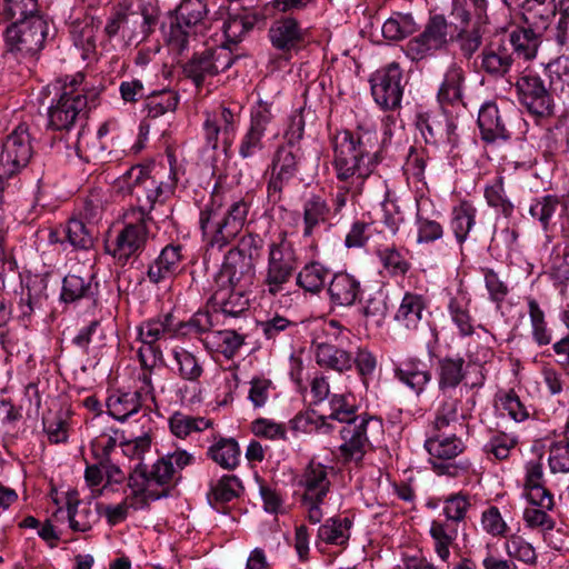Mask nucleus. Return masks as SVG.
<instances>
[{"instance_id": "1", "label": "nucleus", "mask_w": 569, "mask_h": 569, "mask_svg": "<svg viewBox=\"0 0 569 569\" xmlns=\"http://www.w3.org/2000/svg\"><path fill=\"white\" fill-rule=\"evenodd\" d=\"M333 167L340 182L353 181L351 189L362 190L366 179L380 162L381 146L378 133L358 127L352 132H338L333 140Z\"/></svg>"}, {"instance_id": "8", "label": "nucleus", "mask_w": 569, "mask_h": 569, "mask_svg": "<svg viewBox=\"0 0 569 569\" xmlns=\"http://www.w3.org/2000/svg\"><path fill=\"white\" fill-rule=\"evenodd\" d=\"M44 18L11 23L6 30L7 52L17 59H34L42 50L48 36Z\"/></svg>"}, {"instance_id": "9", "label": "nucleus", "mask_w": 569, "mask_h": 569, "mask_svg": "<svg viewBox=\"0 0 569 569\" xmlns=\"http://www.w3.org/2000/svg\"><path fill=\"white\" fill-rule=\"evenodd\" d=\"M82 74H77L67 81H56L43 87L37 98L42 107H89L100 103V91L96 88L81 87Z\"/></svg>"}, {"instance_id": "26", "label": "nucleus", "mask_w": 569, "mask_h": 569, "mask_svg": "<svg viewBox=\"0 0 569 569\" xmlns=\"http://www.w3.org/2000/svg\"><path fill=\"white\" fill-rule=\"evenodd\" d=\"M480 58V69L493 79L507 77L515 63L512 52L501 44L485 48Z\"/></svg>"}, {"instance_id": "36", "label": "nucleus", "mask_w": 569, "mask_h": 569, "mask_svg": "<svg viewBox=\"0 0 569 569\" xmlns=\"http://www.w3.org/2000/svg\"><path fill=\"white\" fill-rule=\"evenodd\" d=\"M352 525L348 517H331L318 528V538L327 545L346 548Z\"/></svg>"}, {"instance_id": "59", "label": "nucleus", "mask_w": 569, "mask_h": 569, "mask_svg": "<svg viewBox=\"0 0 569 569\" xmlns=\"http://www.w3.org/2000/svg\"><path fill=\"white\" fill-rule=\"evenodd\" d=\"M505 549L510 558L517 559L527 565H535L537 561L535 548L521 536L510 535L507 537Z\"/></svg>"}, {"instance_id": "44", "label": "nucleus", "mask_w": 569, "mask_h": 569, "mask_svg": "<svg viewBox=\"0 0 569 569\" xmlns=\"http://www.w3.org/2000/svg\"><path fill=\"white\" fill-rule=\"evenodd\" d=\"M535 28H517L510 36L509 41L512 46L513 52L525 60H531L536 57L539 47V33Z\"/></svg>"}, {"instance_id": "30", "label": "nucleus", "mask_w": 569, "mask_h": 569, "mask_svg": "<svg viewBox=\"0 0 569 569\" xmlns=\"http://www.w3.org/2000/svg\"><path fill=\"white\" fill-rule=\"evenodd\" d=\"M315 357L321 368L337 372L348 371L353 366V357L350 352L327 342L316 346Z\"/></svg>"}, {"instance_id": "64", "label": "nucleus", "mask_w": 569, "mask_h": 569, "mask_svg": "<svg viewBox=\"0 0 569 569\" xmlns=\"http://www.w3.org/2000/svg\"><path fill=\"white\" fill-rule=\"evenodd\" d=\"M548 463L552 473L569 472V440L565 438L550 446Z\"/></svg>"}, {"instance_id": "24", "label": "nucleus", "mask_w": 569, "mask_h": 569, "mask_svg": "<svg viewBox=\"0 0 569 569\" xmlns=\"http://www.w3.org/2000/svg\"><path fill=\"white\" fill-rule=\"evenodd\" d=\"M269 38L274 48L290 51L305 40V31L292 17L276 20L269 29Z\"/></svg>"}, {"instance_id": "10", "label": "nucleus", "mask_w": 569, "mask_h": 569, "mask_svg": "<svg viewBox=\"0 0 569 569\" xmlns=\"http://www.w3.org/2000/svg\"><path fill=\"white\" fill-rule=\"evenodd\" d=\"M305 158L300 146L281 144L272 159L271 174L267 186L268 201L276 204L282 199L286 186L296 177Z\"/></svg>"}, {"instance_id": "27", "label": "nucleus", "mask_w": 569, "mask_h": 569, "mask_svg": "<svg viewBox=\"0 0 569 569\" xmlns=\"http://www.w3.org/2000/svg\"><path fill=\"white\" fill-rule=\"evenodd\" d=\"M521 8L523 21L537 31L546 30L557 12L556 0H525Z\"/></svg>"}, {"instance_id": "50", "label": "nucleus", "mask_w": 569, "mask_h": 569, "mask_svg": "<svg viewBox=\"0 0 569 569\" xmlns=\"http://www.w3.org/2000/svg\"><path fill=\"white\" fill-rule=\"evenodd\" d=\"M291 429L296 432L310 433L312 431H322L329 433L332 426L327 422L326 416H319L315 410L298 412L290 420Z\"/></svg>"}, {"instance_id": "4", "label": "nucleus", "mask_w": 569, "mask_h": 569, "mask_svg": "<svg viewBox=\"0 0 569 569\" xmlns=\"http://www.w3.org/2000/svg\"><path fill=\"white\" fill-rule=\"evenodd\" d=\"M208 8L204 0H182L170 17L164 38L172 52L183 53L189 41L198 33H203L209 27Z\"/></svg>"}, {"instance_id": "15", "label": "nucleus", "mask_w": 569, "mask_h": 569, "mask_svg": "<svg viewBox=\"0 0 569 569\" xmlns=\"http://www.w3.org/2000/svg\"><path fill=\"white\" fill-rule=\"evenodd\" d=\"M402 73L398 63L392 62L379 70L371 79V93L380 107H400Z\"/></svg>"}, {"instance_id": "60", "label": "nucleus", "mask_w": 569, "mask_h": 569, "mask_svg": "<svg viewBox=\"0 0 569 569\" xmlns=\"http://www.w3.org/2000/svg\"><path fill=\"white\" fill-rule=\"evenodd\" d=\"M460 400L455 398L451 393L443 395V399L440 402L436 418L433 421V429L440 432L443 428L449 427L450 423L458 421V409Z\"/></svg>"}, {"instance_id": "56", "label": "nucleus", "mask_w": 569, "mask_h": 569, "mask_svg": "<svg viewBox=\"0 0 569 569\" xmlns=\"http://www.w3.org/2000/svg\"><path fill=\"white\" fill-rule=\"evenodd\" d=\"M63 234L74 249L88 250L93 246V234L81 220L70 219Z\"/></svg>"}, {"instance_id": "22", "label": "nucleus", "mask_w": 569, "mask_h": 569, "mask_svg": "<svg viewBox=\"0 0 569 569\" xmlns=\"http://www.w3.org/2000/svg\"><path fill=\"white\" fill-rule=\"evenodd\" d=\"M395 378L420 396L432 375L428 366L418 358H408L395 367Z\"/></svg>"}, {"instance_id": "6", "label": "nucleus", "mask_w": 569, "mask_h": 569, "mask_svg": "<svg viewBox=\"0 0 569 569\" xmlns=\"http://www.w3.org/2000/svg\"><path fill=\"white\" fill-rule=\"evenodd\" d=\"M339 433V453L343 462L360 465L366 453L372 449L370 437L382 433V421L368 413H361L358 420L343 425Z\"/></svg>"}, {"instance_id": "5", "label": "nucleus", "mask_w": 569, "mask_h": 569, "mask_svg": "<svg viewBox=\"0 0 569 569\" xmlns=\"http://www.w3.org/2000/svg\"><path fill=\"white\" fill-rule=\"evenodd\" d=\"M123 226L106 251L118 266L124 267L130 259H138L147 248L150 239L149 223L153 218L141 217L134 212H124Z\"/></svg>"}, {"instance_id": "54", "label": "nucleus", "mask_w": 569, "mask_h": 569, "mask_svg": "<svg viewBox=\"0 0 569 569\" xmlns=\"http://www.w3.org/2000/svg\"><path fill=\"white\" fill-rule=\"evenodd\" d=\"M211 57L209 50L200 53H194L193 57L184 64V73L193 80L196 86H200L207 77L214 76L213 67L211 66Z\"/></svg>"}, {"instance_id": "25", "label": "nucleus", "mask_w": 569, "mask_h": 569, "mask_svg": "<svg viewBox=\"0 0 569 569\" xmlns=\"http://www.w3.org/2000/svg\"><path fill=\"white\" fill-rule=\"evenodd\" d=\"M427 300L422 295L406 292L395 313V321L407 330H417L423 319Z\"/></svg>"}, {"instance_id": "37", "label": "nucleus", "mask_w": 569, "mask_h": 569, "mask_svg": "<svg viewBox=\"0 0 569 569\" xmlns=\"http://www.w3.org/2000/svg\"><path fill=\"white\" fill-rule=\"evenodd\" d=\"M481 138L486 142H495L498 139L507 140L510 133L499 109H479L477 119Z\"/></svg>"}, {"instance_id": "46", "label": "nucleus", "mask_w": 569, "mask_h": 569, "mask_svg": "<svg viewBox=\"0 0 569 569\" xmlns=\"http://www.w3.org/2000/svg\"><path fill=\"white\" fill-rule=\"evenodd\" d=\"M430 536L435 540V551L438 557L447 562L450 557L449 547L457 538V528L452 523L433 520L430 527Z\"/></svg>"}, {"instance_id": "49", "label": "nucleus", "mask_w": 569, "mask_h": 569, "mask_svg": "<svg viewBox=\"0 0 569 569\" xmlns=\"http://www.w3.org/2000/svg\"><path fill=\"white\" fill-rule=\"evenodd\" d=\"M377 256L391 277H403L411 268L406 254L395 246L378 249Z\"/></svg>"}, {"instance_id": "2", "label": "nucleus", "mask_w": 569, "mask_h": 569, "mask_svg": "<svg viewBox=\"0 0 569 569\" xmlns=\"http://www.w3.org/2000/svg\"><path fill=\"white\" fill-rule=\"evenodd\" d=\"M249 210L250 203L244 199L232 202L223 210L221 202L212 198L199 214V227L206 244L219 250L230 244L242 231Z\"/></svg>"}, {"instance_id": "41", "label": "nucleus", "mask_w": 569, "mask_h": 569, "mask_svg": "<svg viewBox=\"0 0 569 569\" xmlns=\"http://www.w3.org/2000/svg\"><path fill=\"white\" fill-rule=\"evenodd\" d=\"M471 299L468 295L459 290L456 296L450 298L448 303L449 315L452 322L457 326L460 336L468 337L473 333V319L470 315Z\"/></svg>"}, {"instance_id": "33", "label": "nucleus", "mask_w": 569, "mask_h": 569, "mask_svg": "<svg viewBox=\"0 0 569 569\" xmlns=\"http://www.w3.org/2000/svg\"><path fill=\"white\" fill-rule=\"evenodd\" d=\"M242 491V482L237 476L224 475L216 482L210 483V490L207 495L208 502L219 510L221 506L238 498Z\"/></svg>"}, {"instance_id": "35", "label": "nucleus", "mask_w": 569, "mask_h": 569, "mask_svg": "<svg viewBox=\"0 0 569 569\" xmlns=\"http://www.w3.org/2000/svg\"><path fill=\"white\" fill-rule=\"evenodd\" d=\"M241 450L233 438H219L207 450V456L222 469L234 470L240 463Z\"/></svg>"}, {"instance_id": "42", "label": "nucleus", "mask_w": 569, "mask_h": 569, "mask_svg": "<svg viewBox=\"0 0 569 569\" xmlns=\"http://www.w3.org/2000/svg\"><path fill=\"white\" fill-rule=\"evenodd\" d=\"M477 209L469 201H461L452 209L450 229L458 243L462 244L476 224Z\"/></svg>"}, {"instance_id": "17", "label": "nucleus", "mask_w": 569, "mask_h": 569, "mask_svg": "<svg viewBox=\"0 0 569 569\" xmlns=\"http://www.w3.org/2000/svg\"><path fill=\"white\" fill-rule=\"evenodd\" d=\"M182 260V246L179 243L167 244L157 258L149 263L146 271L148 281L159 284L173 278L179 273Z\"/></svg>"}, {"instance_id": "61", "label": "nucleus", "mask_w": 569, "mask_h": 569, "mask_svg": "<svg viewBox=\"0 0 569 569\" xmlns=\"http://www.w3.org/2000/svg\"><path fill=\"white\" fill-rule=\"evenodd\" d=\"M528 311L530 316L532 337L539 346H546L551 342V333L547 329L545 322V313L540 309L539 303L532 299H528Z\"/></svg>"}, {"instance_id": "12", "label": "nucleus", "mask_w": 569, "mask_h": 569, "mask_svg": "<svg viewBox=\"0 0 569 569\" xmlns=\"http://www.w3.org/2000/svg\"><path fill=\"white\" fill-rule=\"evenodd\" d=\"M516 87L519 100L525 107H553L556 97L561 103H566V99L569 98V90H566L563 84L556 86L550 79L547 88L537 74H523L517 80Z\"/></svg>"}, {"instance_id": "62", "label": "nucleus", "mask_w": 569, "mask_h": 569, "mask_svg": "<svg viewBox=\"0 0 569 569\" xmlns=\"http://www.w3.org/2000/svg\"><path fill=\"white\" fill-rule=\"evenodd\" d=\"M263 240L259 234L248 233L240 238L238 244L229 250L234 256H240L244 261L256 264L261 254Z\"/></svg>"}, {"instance_id": "32", "label": "nucleus", "mask_w": 569, "mask_h": 569, "mask_svg": "<svg viewBox=\"0 0 569 569\" xmlns=\"http://www.w3.org/2000/svg\"><path fill=\"white\" fill-rule=\"evenodd\" d=\"M303 210V230L302 236L310 238L320 223H325L331 214V208L319 194H311L302 206Z\"/></svg>"}, {"instance_id": "55", "label": "nucleus", "mask_w": 569, "mask_h": 569, "mask_svg": "<svg viewBox=\"0 0 569 569\" xmlns=\"http://www.w3.org/2000/svg\"><path fill=\"white\" fill-rule=\"evenodd\" d=\"M330 413L327 419L337 420L341 423H349L358 420V407L350 401V396L333 395L329 401Z\"/></svg>"}, {"instance_id": "45", "label": "nucleus", "mask_w": 569, "mask_h": 569, "mask_svg": "<svg viewBox=\"0 0 569 569\" xmlns=\"http://www.w3.org/2000/svg\"><path fill=\"white\" fill-rule=\"evenodd\" d=\"M1 16L11 23L43 18L38 0H3Z\"/></svg>"}, {"instance_id": "57", "label": "nucleus", "mask_w": 569, "mask_h": 569, "mask_svg": "<svg viewBox=\"0 0 569 569\" xmlns=\"http://www.w3.org/2000/svg\"><path fill=\"white\" fill-rule=\"evenodd\" d=\"M172 353L178 366V373L182 379L197 381L201 377L203 370L193 353L183 348L174 349Z\"/></svg>"}, {"instance_id": "53", "label": "nucleus", "mask_w": 569, "mask_h": 569, "mask_svg": "<svg viewBox=\"0 0 569 569\" xmlns=\"http://www.w3.org/2000/svg\"><path fill=\"white\" fill-rule=\"evenodd\" d=\"M417 30V23L411 14H398L391 17L382 26V34L386 39L399 41L412 34Z\"/></svg>"}, {"instance_id": "47", "label": "nucleus", "mask_w": 569, "mask_h": 569, "mask_svg": "<svg viewBox=\"0 0 569 569\" xmlns=\"http://www.w3.org/2000/svg\"><path fill=\"white\" fill-rule=\"evenodd\" d=\"M212 426V421L201 418L192 417L182 412H174L169 418V427L171 432L178 438H186L193 431H202Z\"/></svg>"}, {"instance_id": "18", "label": "nucleus", "mask_w": 569, "mask_h": 569, "mask_svg": "<svg viewBox=\"0 0 569 569\" xmlns=\"http://www.w3.org/2000/svg\"><path fill=\"white\" fill-rule=\"evenodd\" d=\"M327 293L332 307H352L362 295L361 282L356 276L339 271L329 281Z\"/></svg>"}, {"instance_id": "3", "label": "nucleus", "mask_w": 569, "mask_h": 569, "mask_svg": "<svg viewBox=\"0 0 569 569\" xmlns=\"http://www.w3.org/2000/svg\"><path fill=\"white\" fill-rule=\"evenodd\" d=\"M163 186V181L158 179L149 167L141 164L132 166L114 181L117 192L136 199V204L126 212H134L147 218H152L154 206L164 201Z\"/></svg>"}, {"instance_id": "31", "label": "nucleus", "mask_w": 569, "mask_h": 569, "mask_svg": "<svg viewBox=\"0 0 569 569\" xmlns=\"http://www.w3.org/2000/svg\"><path fill=\"white\" fill-rule=\"evenodd\" d=\"M143 398L137 391L117 390L107 399L108 413L123 422L142 407Z\"/></svg>"}, {"instance_id": "43", "label": "nucleus", "mask_w": 569, "mask_h": 569, "mask_svg": "<svg viewBox=\"0 0 569 569\" xmlns=\"http://www.w3.org/2000/svg\"><path fill=\"white\" fill-rule=\"evenodd\" d=\"M488 16H476L470 30L461 28L457 34V41L463 57L471 58L478 51L482 43V36L488 24Z\"/></svg>"}, {"instance_id": "13", "label": "nucleus", "mask_w": 569, "mask_h": 569, "mask_svg": "<svg viewBox=\"0 0 569 569\" xmlns=\"http://www.w3.org/2000/svg\"><path fill=\"white\" fill-rule=\"evenodd\" d=\"M128 487L132 492L123 500H128L129 509L134 510L148 508L150 500H159L170 495L164 486H157L152 472L142 461H139L129 473Z\"/></svg>"}, {"instance_id": "23", "label": "nucleus", "mask_w": 569, "mask_h": 569, "mask_svg": "<svg viewBox=\"0 0 569 569\" xmlns=\"http://www.w3.org/2000/svg\"><path fill=\"white\" fill-rule=\"evenodd\" d=\"M466 373V361L460 355L439 358L436 368L439 391L450 393L465 380Z\"/></svg>"}, {"instance_id": "38", "label": "nucleus", "mask_w": 569, "mask_h": 569, "mask_svg": "<svg viewBox=\"0 0 569 569\" xmlns=\"http://www.w3.org/2000/svg\"><path fill=\"white\" fill-rule=\"evenodd\" d=\"M92 279V276L83 278L73 273L67 274L62 281L61 301L71 303L81 299L93 298L97 291V283L94 284Z\"/></svg>"}, {"instance_id": "63", "label": "nucleus", "mask_w": 569, "mask_h": 569, "mask_svg": "<svg viewBox=\"0 0 569 569\" xmlns=\"http://www.w3.org/2000/svg\"><path fill=\"white\" fill-rule=\"evenodd\" d=\"M416 226L419 243L433 242L443 236L442 226L437 220L423 216L419 208L416 213Z\"/></svg>"}, {"instance_id": "16", "label": "nucleus", "mask_w": 569, "mask_h": 569, "mask_svg": "<svg viewBox=\"0 0 569 569\" xmlns=\"http://www.w3.org/2000/svg\"><path fill=\"white\" fill-rule=\"evenodd\" d=\"M256 274V266L229 251L214 276V287L248 288Z\"/></svg>"}, {"instance_id": "19", "label": "nucleus", "mask_w": 569, "mask_h": 569, "mask_svg": "<svg viewBox=\"0 0 569 569\" xmlns=\"http://www.w3.org/2000/svg\"><path fill=\"white\" fill-rule=\"evenodd\" d=\"M194 457L186 450H176L158 459L149 469L157 486H164L171 491L176 473L193 463Z\"/></svg>"}, {"instance_id": "48", "label": "nucleus", "mask_w": 569, "mask_h": 569, "mask_svg": "<svg viewBox=\"0 0 569 569\" xmlns=\"http://www.w3.org/2000/svg\"><path fill=\"white\" fill-rule=\"evenodd\" d=\"M67 518L70 528L73 531L80 532L89 531L99 520V516L92 510L90 505L81 506L79 501L72 503L70 499L68 500Z\"/></svg>"}, {"instance_id": "28", "label": "nucleus", "mask_w": 569, "mask_h": 569, "mask_svg": "<svg viewBox=\"0 0 569 569\" xmlns=\"http://www.w3.org/2000/svg\"><path fill=\"white\" fill-rule=\"evenodd\" d=\"M263 20L264 16L256 11L230 13L222 26L227 42L237 44L258 22Z\"/></svg>"}, {"instance_id": "52", "label": "nucleus", "mask_w": 569, "mask_h": 569, "mask_svg": "<svg viewBox=\"0 0 569 569\" xmlns=\"http://www.w3.org/2000/svg\"><path fill=\"white\" fill-rule=\"evenodd\" d=\"M559 197L546 194L533 200L529 208L530 216L538 220L545 231L549 230L550 222L560 206Z\"/></svg>"}, {"instance_id": "34", "label": "nucleus", "mask_w": 569, "mask_h": 569, "mask_svg": "<svg viewBox=\"0 0 569 569\" xmlns=\"http://www.w3.org/2000/svg\"><path fill=\"white\" fill-rule=\"evenodd\" d=\"M425 448L430 455L431 460H453L465 450V445L460 438L451 435L445 437L439 432L425 441Z\"/></svg>"}, {"instance_id": "58", "label": "nucleus", "mask_w": 569, "mask_h": 569, "mask_svg": "<svg viewBox=\"0 0 569 569\" xmlns=\"http://www.w3.org/2000/svg\"><path fill=\"white\" fill-rule=\"evenodd\" d=\"M471 507L470 499L462 492L453 493L443 500V515L446 516V522L455 523L463 521L467 511Z\"/></svg>"}, {"instance_id": "21", "label": "nucleus", "mask_w": 569, "mask_h": 569, "mask_svg": "<svg viewBox=\"0 0 569 569\" xmlns=\"http://www.w3.org/2000/svg\"><path fill=\"white\" fill-rule=\"evenodd\" d=\"M299 486L303 488L302 501L323 502L330 489L326 467L311 461L305 469Z\"/></svg>"}, {"instance_id": "51", "label": "nucleus", "mask_w": 569, "mask_h": 569, "mask_svg": "<svg viewBox=\"0 0 569 569\" xmlns=\"http://www.w3.org/2000/svg\"><path fill=\"white\" fill-rule=\"evenodd\" d=\"M131 16H139L141 18L139 34L142 40L147 39L159 23L160 9L158 0H138V11L132 12Z\"/></svg>"}, {"instance_id": "11", "label": "nucleus", "mask_w": 569, "mask_h": 569, "mask_svg": "<svg viewBox=\"0 0 569 569\" xmlns=\"http://www.w3.org/2000/svg\"><path fill=\"white\" fill-rule=\"evenodd\" d=\"M32 157L28 127L19 124L6 138L0 149V177L12 178L27 167Z\"/></svg>"}, {"instance_id": "14", "label": "nucleus", "mask_w": 569, "mask_h": 569, "mask_svg": "<svg viewBox=\"0 0 569 569\" xmlns=\"http://www.w3.org/2000/svg\"><path fill=\"white\" fill-rule=\"evenodd\" d=\"M448 27L445 16L430 17L423 32L407 43V56L418 61L445 48L448 43Z\"/></svg>"}, {"instance_id": "20", "label": "nucleus", "mask_w": 569, "mask_h": 569, "mask_svg": "<svg viewBox=\"0 0 569 569\" xmlns=\"http://www.w3.org/2000/svg\"><path fill=\"white\" fill-rule=\"evenodd\" d=\"M247 288L214 287L209 301L214 311H221L224 316L239 317L249 308Z\"/></svg>"}, {"instance_id": "29", "label": "nucleus", "mask_w": 569, "mask_h": 569, "mask_svg": "<svg viewBox=\"0 0 569 569\" xmlns=\"http://www.w3.org/2000/svg\"><path fill=\"white\" fill-rule=\"evenodd\" d=\"M174 317L166 313L143 321L138 327V336L141 342L154 343L159 340L174 339Z\"/></svg>"}, {"instance_id": "40", "label": "nucleus", "mask_w": 569, "mask_h": 569, "mask_svg": "<svg viewBox=\"0 0 569 569\" xmlns=\"http://www.w3.org/2000/svg\"><path fill=\"white\" fill-rule=\"evenodd\" d=\"M330 269L319 261L306 263L297 273L296 283L306 292L317 295L326 286Z\"/></svg>"}, {"instance_id": "7", "label": "nucleus", "mask_w": 569, "mask_h": 569, "mask_svg": "<svg viewBox=\"0 0 569 569\" xmlns=\"http://www.w3.org/2000/svg\"><path fill=\"white\" fill-rule=\"evenodd\" d=\"M298 268V257L293 243L286 232H280L277 240L269 246L268 264L263 283L271 296L284 289Z\"/></svg>"}, {"instance_id": "39", "label": "nucleus", "mask_w": 569, "mask_h": 569, "mask_svg": "<svg viewBox=\"0 0 569 569\" xmlns=\"http://www.w3.org/2000/svg\"><path fill=\"white\" fill-rule=\"evenodd\" d=\"M214 327L213 315L208 310H198L187 321L174 319L176 338L200 339Z\"/></svg>"}]
</instances>
